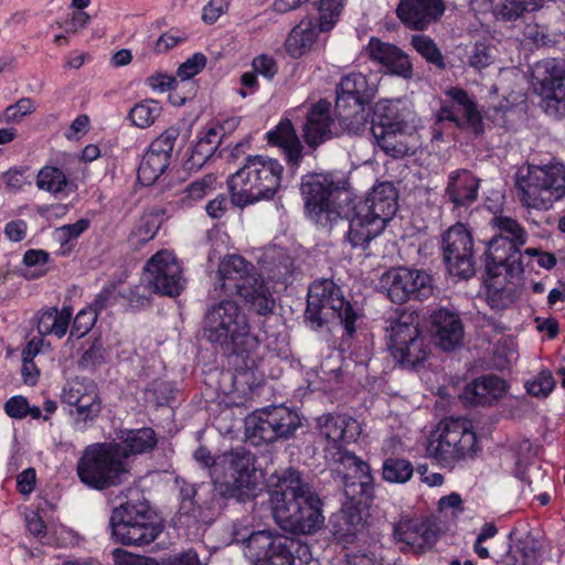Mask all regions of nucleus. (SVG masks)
Returning a JSON list of instances; mask_svg holds the SVG:
<instances>
[{
    "label": "nucleus",
    "mask_w": 565,
    "mask_h": 565,
    "mask_svg": "<svg viewBox=\"0 0 565 565\" xmlns=\"http://www.w3.org/2000/svg\"><path fill=\"white\" fill-rule=\"evenodd\" d=\"M203 337L234 359L239 372L253 371L263 360L258 338L250 333L248 317L234 300L209 306L202 321Z\"/></svg>",
    "instance_id": "f257e3e1"
},
{
    "label": "nucleus",
    "mask_w": 565,
    "mask_h": 565,
    "mask_svg": "<svg viewBox=\"0 0 565 565\" xmlns=\"http://www.w3.org/2000/svg\"><path fill=\"white\" fill-rule=\"evenodd\" d=\"M270 504L276 524L286 532L313 534L324 523L320 497L296 470H288L280 489L270 493Z\"/></svg>",
    "instance_id": "f03ea898"
},
{
    "label": "nucleus",
    "mask_w": 565,
    "mask_h": 565,
    "mask_svg": "<svg viewBox=\"0 0 565 565\" xmlns=\"http://www.w3.org/2000/svg\"><path fill=\"white\" fill-rule=\"evenodd\" d=\"M300 192L308 217L318 226L331 231L339 220L349 217L353 199L343 173L306 174L301 179Z\"/></svg>",
    "instance_id": "7ed1b4c3"
},
{
    "label": "nucleus",
    "mask_w": 565,
    "mask_h": 565,
    "mask_svg": "<svg viewBox=\"0 0 565 565\" xmlns=\"http://www.w3.org/2000/svg\"><path fill=\"white\" fill-rule=\"evenodd\" d=\"M196 461L211 467L214 490L221 498H233L245 502L254 495L256 489L255 457L243 447L224 452L217 459L205 447L194 452Z\"/></svg>",
    "instance_id": "20e7f679"
},
{
    "label": "nucleus",
    "mask_w": 565,
    "mask_h": 565,
    "mask_svg": "<svg viewBox=\"0 0 565 565\" xmlns=\"http://www.w3.org/2000/svg\"><path fill=\"white\" fill-rule=\"evenodd\" d=\"M284 166L268 156H247L241 168L227 179L235 206L244 207L260 201H270L281 189Z\"/></svg>",
    "instance_id": "39448f33"
},
{
    "label": "nucleus",
    "mask_w": 565,
    "mask_h": 565,
    "mask_svg": "<svg viewBox=\"0 0 565 565\" xmlns=\"http://www.w3.org/2000/svg\"><path fill=\"white\" fill-rule=\"evenodd\" d=\"M480 451L473 425L463 417L443 419L428 439V456L441 468L449 470L475 460Z\"/></svg>",
    "instance_id": "423d86ee"
},
{
    "label": "nucleus",
    "mask_w": 565,
    "mask_h": 565,
    "mask_svg": "<svg viewBox=\"0 0 565 565\" xmlns=\"http://www.w3.org/2000/svg\"><path fill=\"white\" fill-rule=\"evenodd\" d=\"M494 232L486 250L484 267L489 276L498 277L505 273L516 277L524 270L521 247L527 242L526 230L513 217L495 214L490 221Z\"/></svg>",
    "instance_id": "0eeeda50"
},
{
    "label": "nucleus",
    "mask_w": 565,
    "mask_h": 565,
    "mask_svg": "<svg viewBox=\"0 0 565 565\" xmlns=\"http://www.w3.org/2000/svg\"><path fill=\"white\" fill-rule=\"evenodd\" d=\"M360 315L342 289L331 279L313 281L308 291L305 321L312 330H320L338 321L348 335L352 337Z\"/></svg>",
    "instance_id": "6e6552de"
},
{
    "label": "nucleus",
    "mask_w": 565,
    "mask_h": 565,
    "mask_svg": "<svg viewBox=\"0 0 565 565\" xmlns=\"http://www.w3.org/2000/svg\"><path fill=\"white\" fill-rule=\"evenodd\" d=\"M514 185L523 206L547 211L565 196V166L521 167L514 175Z\"/></svg>",
    "instance_id": "1a4fd4ad"
},
{
    "label": "nucleus",
    "mask_w": 565,
    "mask_h": 565,
    "mask_svg": "<svg viewBox=\"0 0 565 565\" xmlns=\"http://www.w3.org/2000/svg\"><path fill=\"white\" fill-rule=\"evenodd\" d=\"M118 451L111 443L88 446L77 462L79 480L96 490L126 482L130 477V468Z\"/></svg>",
    "instance_id": "9d476101"
},
{
    "label": "nucleus",
    "mask_w": 565,
    "mask_h": 565,
    "mask_svg": "<svg viewBox=\"0 0 565 565\" xmlns=\"http://www.w3.org/2000/svg\"><path fill=\"white\" fill-rule=\"evenodd\" d=\"M387 350L403 367L413 369L429 355V343L419 329L418 316L396 311L386 320Z\"/></svg>",
    "instance_id": "9b49d317"
},
{
    "label": "nucleus",
    "mask_w": 565,
    "mask_h": 565,
    "mask_svg": "<svg viewBox=\"0 0 565 565\" xmlns=\"http://www.w3.org/2000/svg\"><path fill=\"white\" fill-rule=\"evenodd\" d=\"M377 90L376 84L360 72L343 75L335 87V117L343 130L359 134L365 126V106Z\"/></svg>",
    "instance_id": "f8f14e48"
},
{
    "label": "nucleus",
    "mask_w": 565,
    "mask_h": 565,
    "mask_svg": "<svg viewBox=\"0 0 565 565\" xmlns=\"http://www.w3.org/2000/svg\"><path fill=\"white\" fill-rule=\"evenodd\" d=\"M244 555L252 565H306L311 559L308 544L275 530H258Z\"/></svg>",
    "instance_id": "ddd939ff"
},
{
    "label": "nucleus",
    "mask_w": 565,
    "mask_h": 565,
    "mask_svg": "<svg viewBox=\"0 0 565 565\" xmlns=\"http://www.w3.org/2000/svg\"><path fill=\"white\" fill-rule=\"evenodd\" d=\"M408 130L407 122L398 115L396 103L384 100L375 105L371 134L374 143L386 156L401 159L415 152L416 136Z\"/></svg>",
    "instance_id": "4468645a"
},
{
    "label": "nucleus",
    "mask_w": 565,
    "mask_h": 565,
    "mask_svg": "<svg viewBox=\"0 0 565 565\" xmlns=\"http://www.w3.org/2000/svg\"><path fill=\"white\" fill-rule=\"evenodd\" d=\"M109 526L113 537L122 545H148L162 531L147 505L132 502L113 510Z\"/></svg>",
    "instance_id": "2eb2a0df"
},
{
    "label": "nucleus",
    "mask_w": 565,
    "mask_h": 565,
    "mask_svg": "<svg viewBox=\"0 0 565 565\" xmlns=\"http://www.w3.org/2000/svg\"><path fill=\"white\" fill-rule=\"evenodd\" d=\"M245 425L249 439L256 443H274L292 436L300 419L296 412L279 405L255 411L246 418Z\"/></svg>",
    "instance_id": "dca6fc26"
},
{
    "label": "nucleus",
    "mask_w": 565,
    "mask_h": 565,
    "mask_svg": "<svg viewBox=\"0 0 565 565\" xmlns=\"http://www.w3.org/2000/svg\"><path fill=\"white\" fill-rule=\"evenodd\" d=\"M341 479L345 502L353 508L366 510L374 498V479L370 465L352 455L332 463Z\"/></svg>",
    "instance_id": "f3484780"
},
{
    "label": "nucleus",
    "mask_w": 565,
    "mask_h": 565,
    "mask_svg": "<svg viewBox=\"0 0 565 565\" xmlns=\"http://www.w3.org/2000/svg\"><path fill=\"white\" fill-rule=\"evenodd\" d=\"M317 429L319 437L326 441L323 454L330 465L354 455L344 447L360 435V425L353 417L327 413L317 418Z\"/></svg>",
    "instance_id": "a211bd4d"
},
{
    "label": "nucleus",
    "mask_w": 565,
    "mask_h": 565,
    "mask_svg": "<svg viewBox=\"0 0 565 565\" xmlns=\"http://www.w3.org/2000/svg\"><path fill=\"white\" fill-rule=\"evenodd\" d=\"M534 87L542 96L545 111L565 117V60L545 58L533 68Z\"/></svg>",
    "instance_id": "6ab92c4d"
},
{
    "label": "nucleus",
    "mask_w": 565,
    "mask_h": 565,
    "mask_svg": "<svg viewBox=\"0 0 565 565\" xmlns=\"http://www.w3.org/2000/svg\"><path fill=\"white\" fill-rule=\"evenodd\" d=\"M383 287L388 298L395 303H404L411 299L424 300L431 296V277L424 270L406 267L392 268L382 277Z\"/></svg>",
    "instance_id": "aec40b11"
},
{
    "label": "nucleus",
    "mask_w": 565,
    "mask_h": 565,
    "mask_svg": "<svg viewBox=\"0 0 565 565\" xmlns=\"http://www.w3.org/2000/svg\"><path fill=\"white\" fill-rule=\"evenodd\" d=\"M441 248L448 271L459 278H470L475 274L473 239L461 223L448 228L443 235Z\"/></svg>",
    "instance_id": "412c9836"
},
{
    "label": "nucleus",
    "mask_w": 565,
    "mask_h": 565,
    "mask_svg": "<svg viewBox=\"0 0 565 565\" xmlns=\"http://www.w3.org/2000/svg\"><path fill=\"white\" fill-rule=\"evenodd\" d=\"M143 281L150 284L156 294L169 297L180 295L185 282L177 257L164 249L156 253L146 263Z\"/></svg>",
    "instance_id": "4be33fe9"
},
{
    "label": "nucleus",
    "mask_w": 565,
    "mask_h": 565,
    "mask_svg": "<svg viewBox=\"0 0 565 565\" xmlns=\"http://www.w3.org/2000/svg\"><path fill=\"white\" fill-rule=\"evenodd\" d=\"M179 486V514L194 521L205 518V511L220 510L223 507V500L214 490V483L194 484L184 479L177 478Z\"/></svg>",
    "instance_id": "5701e85b"
},
{
    "label": "nucleus",
    "mask_w": 565,
    "mask_h": 565,
    "mask_svg": "<svg viewBox=\"0 0 565 565\" xmlns=\"http://www.w3.org/2000/svg\"><path fill=\"white\" fill-rule=\"evenodd\" d=\"M179 136L178 127H169L150 143L138 168V180L141 184H153L166 171Z\"/></svg>",
    "instance_id": "b1692460"
},
{
    "label": "nucleus",
    "mask_w": 565,
    "mask_h": 565,
    "mask_svg": "<svg viewBox=\"0 0 565 565\" xmlns=\"http://www.w3.org/2000/svg\"><path fill=\"white\" fill-rule=\"evenodd\" d=\"M217 276L221 289L227 296H241L243 291L260 279L255 266L239 255L225 257L220 263Z\"/></svg>",
    "instance_id": "393cba45"
},
{
    "label": "nucleus",
    "mask_w": 565,
    "mask_h": 565,
    "mask_svg": "<svg viewBox=\"0 0 565 565\" xmlns=\"http://www.w3.org/2000/svg\"><path fill=\"white\" fill-rule=\"evenodd\" d=\"M446 11L444 0H399L397 18L408 29L425 31L437 23Z\"/></svg>",
    "instance_id": "a878e982"
},
{
    "label": "nucleus",
    "mask_w": 565,
    "mask_h": 565,
    "mask_svg": "<svg viewBox=\"0 0 565 565\" xmlns=\"http://www.w3.org/2000/svg\"><path fill=\"white\" fill-rule=\"evenodd\" d=\"M365 52L371 61L384 66L388 74L404 79L413 77L414 71L408 55L395 44L383 42L379 38L372 36L365 47Z\"/></svg>",
    "instance_id": "bb28decb"
},
{
    "label": "nucleus",
    "mask_w": 565,
    "mask_h": 565,
    "mask_svg": "<svg viewBox=\"0 0 565 565\" xmlns=\"http://www.w3.org/2000/svg\"><path fill=\"white\" fill-rule=\"evenodd\" d=\"M353 206L360 210V214L372 216L373 220L382 222L386 227L388 221L397 211V192L393 183L381 182L374 185L367 196Z\"/></svg>",
    "instance_id": "cd10ccee"
},
{
    "label": "nucleus",
    "mask_w": 565,
    "mask_h": 565,
    "mask_svg": "<svg viewBox=\"0 0 565 565\" xmlns=\"http://www.w3.org/2000/svg\"><path fill=\"white\" fill-rule=\"evenodd\" d=\"M393 537L398 543L423 550L437 541L438 530L428 519L403 516L393 525Z\"/></svg>",
    "instance_id": "c85d7f7f"
},
{
    "label": "nucleus",
    "mask_w": 565,
    "mask_h": 565,
    "mask_svg": "<svg viewBox=\"0 0 565 565\" xmlns=\"http://www.w3.org/2000/svg\"><path fill=\"white\" fill-rule=\"evenodd\" d=\"M480 180L467 169H457L447 177L444 198L452 210H467L478 200Z\"/></svg>",
    "instance_id": "c756f323"
},
{
    "label": "nucleus",
    "mask_w": 565,
    "mask_h": 565,
    "mask_svg": "<svg viewBox=\"0 0 565 565\" xmlns=\"http://www.w3.org/2000/svg\"><path fill=\"white\" fill-rule=\"evenodd\" d=\"M331 104L320 99L312 104L306 113V122L302 126L305 142L316 149L333 137L332 126L334 120L330 114Z\"/></svg>",
    "instance_id": "7c9ffc66"
},
{
    "label": "nucleus",
    "mask_w": 565,
    "mask_h": 565,
    "mask_svg": "<svg viewBox=\"0 0 565 565\" xmlns=\"http://www.w3.org/2000/svg\"><path fill=\"white\" fill-rule=\"evenodd\" d=\"M430 323L435 342L444 351H454L461 345L465 328L457 312L446 308L435 310L430 316Z\"/></svg>",
    "instance_id": "2f4dec72"
},
{
    "label": "nucleus",
    "mask_w": 565,
    "mask_h": 565,
    "mask_svg": "<svg viewBox=\"0 0 565 565\" xmlns=\"http://www.w3.org/2000/svg\"><path fill=\"white\" fill-rule=\"evenodd\" d=\"M349 222V228L345 235L348 242L353 249L365 250L371 241L377 237L383 231L382 222L375 221L372 216L360 214V210L351 204L349 217H343L341 221Z\"/></svg>",
    "instance_id": "473e14b6"
},
{
    "label": "nucleus",
    "mask_w": 565,
    "mask_h": 565,
    "mask_svg": "<svg viewBox=\"0 0 565 565\" xmlns=\"http://www.w3.org/2000/svg\"><path fill=\"white\" fill-rule=\"evenodd\" d=\"M505 382L493 374L479 376L467 384L460 395L465 404L473 406L491 405L505 393Z\"/></svg>",
    "instance_id": "72a5a7b5"
},
{
    "label": "nucleus",
    "mask_w": 565,
    "mask_h": 565,
    "mask_svg": "<svg viewBox=\"0 0 565 565\" xmlns=\"http://www.w3.org/2000/svg\"><path fill=\"white\" fill-rule=\"evenodd\" d=\"M267 141L271 146L281 148L288 162L292 166H298L301 162L303 147L290 119H281L275 129L269 130Z\"/></svg>",
    "instance_id": "f704fd0d"
},
{
    "label": "nucleus",
    "mask_w": 565,
    "mask_h": 565,
    "mask_svg": "<svg viewBox=\"0 0 565 565\" xmlns=\"http://www.w3.org/2000/svg\"><path fill=\"white\" fill-rule=\"evenodd\" d=\"M119 443H111L118 449L122 460L130 456L150 452L157 446L158 439L156 431L150 427L130 429L122 433Z\"/></svg>",
    "instance_id": "c9c22d12"
},
{
    "label": "nucleus",
    "mask_w": 565,
    "mask_h": 565,
    "mask_svg": "<svg viewBox=\"0 0 565 565\" xmlns=\"http://www.w3.org/2000/svg\"><path fill=\"white\" fill-rule=\"evenodd\" d=\"M322 32L312 20H301L289 33L286 40V51L294 57L299 58L311 51L317 42L319 33Z\"/></svg>",
    "instance_id": "e433bc0d"
},
{
    "label": "nucleus",
    "mask_w": 565,
    "mask_h": 565,
    "mask_svg": "<svg viewBox=\"0 0 565 565\" xmlns=\"http://www.w3.org/2000/svg\"><path fill=\"white\" fill-rule=\"evenodd\" d=\"M364 510L343 504L331 521L332 534L338 542L352 543L362 524Z\"/></svg>",
    "instance_id": "4c0bfd02"
},
{
    "label": "nucleus",
    "mask_w": 565,
    "mask_h": 565,
    "mask_svg": "<svg viewBox=\"0 0 565 565\" xmlns=\"http://www.w3.org/2000/svg\"><path fill=\"white\" fill-rule=\"evenodd\" d=\"M446 95L451 99L457 108V114L465 119L467 128L472 130L476 135L483 132L482 116L479 113L476 103L469 97L468 93L459 87H451L446 92Z\"/></svg>",
    "instance_id": "58836bf2"
},
{
    "label": "nucleus",
    "mask_w": 565,
    "mask_h": 565,
    "mask_svg": "<svg viewBox=\"0 0 565 565\" xmlns=\"http://www.w3.org/2000/svg\"><path fill=\"white\" fill-rule=\"evenodd\" d=\"M546 0H502L495 9V17L503 22L525 21L534 13L543 10Z\"/></svg>",
    "instance_id": "ea45409f"
},
{
    "label": "nucleus",
    "mask_w": 565,
    "mask_h": 565,
    "mask_svg": "<svg viewBox=\"0 0 565 565\" xmlns=\"http://www.w3.org/2000/svg\"><path fill=\"white\" fill-rule=\"evenodd\" d=\"M70 411V416L73 420V426L77 430H85L92 426L100 416L103 411V399L99 391L79 399Z\"/></svg>",
    "instance_id": "a19ab883"
},
{
    "label": "nucleus",
    "mask_w": 565,
    "mask_h": 565,
    "mask_svg": "<svg viewBox=\"0 0 565 565\" xmlns=\"http://www.w3.org/2000/svg\"><path fill=\"white\" fill-rule=\"evenodd\" d=\"M36 186L55 196L72 191V183L64 171L53 166H45L38 172Z\"/></svg>",
    "instance_id": "79ce46f5"
},
{
    "label": "nucleus",
    "mask_w": 565,
    "mask_h": 565,
    "mask_svg": "<svg viewBox=\"0 0 565 565\" xmlns=\"http://www.w3.org/2000/svg\"><path fill=\"white\" fill-rule=\"evenodd\" d=\"M242 297L257 315L267 316L275 308V299L269 294L268 288L262 279L257 280L250 288L246 289L239 296Z\"/></svg>",
    "instance_id": "37998d69"
},
{
    "label": "nucleus",
    "mask_w": 565,
    "mask_h": 565,
    "mask_svg": "<svg viewBox=\"0 0 565 565\" xmlns=\"http://www.w3.org/2000/svg\"><path fill=\"white\" fill-rule=\"evenodd\" d=\"M414 473V467L407 459L390 457L384 460L382 477L392 483H405Z\"/></svg>",
    "instance_id": "c03bdc74"
},
{
    "label": "nucleus",
    "mask_w": 565,
    "mask_h": 565,
    "mask_svg": "<svg viewBox=\"0 0 565 565\" xmlns=\"http://www.w3.org/2000/svg\"><path fill=\"white\" fill-rule=\"evenodd\" d=\"M411 44L427 63L433 64L438 70L446 68L444 55L431 38L425 34H415L412 36Z\"/></svg>",
    "instance_id": "a18cd8bd"
},
{
    "label": "nucleus",
    "mask_w": 565,
    "mask_h": 565,
    "mask_svg": "<svg viewBox=\"0 0 565 565\" xmlns=\"http://www.w3.org/2000/svg\"><path fill=\"white\" fill-rule=\"evenodd\" d=\"M97 391L99 390L95 381L77 376L68 381L63 387L62 402L71 406Z\"/></svg>",
    "instance_id": "49530a36"
},
{
    "label": "nucleus",
    "mask_w": 565,
    "mask_h": 565,
    "mask_svg": "<svg viewBox=\"0 0 565 565\" xmlns=\"http://www.w3.org/2000/svg\"><path fill=\"white\" fill-rule=\"evenodd\" d=\"M160 224L159 213L149 212L145 214L129 237L130 244L139 246L149 242L156 236Z\"/></svg>",
    "instance_id": "de8ad7c7"
},
{
    "label": "nucleus",
    "mask_w": 565,
    "mask_h": 565,
    "mask_svg": "<svg viewBox=\"0 0 565 565\" xmlns=\"http://www.w3.org/2000/svg\"><path fill=\"white\" fill-rule=\"evenodd\" d=\"M160 111L161 107L157 102L152 99L143 100L130 109L128 118L136 127L147 128L154 122Z\"/></svg>",
    "instance_id": "09e8293b"
},
{
    "label": "nucleus",
    "mask_w": 565,
    "mask_h": 565,
    "mask_svg": "<svg viewBox=\"0 0 565 565\" xmlns=\"http://www.w3.org/2000/svg\"><path fill=\"white\" fill-rule=\"evenodd\" d=\"M319 29L329 31L335 24L342 9V0H319Z\"/></svg>",
    "instance_id": "8fccbe9b"
},
{
    "label": "nucleus",
    "mask_w": 565,
    "mask_h": 565,
    "mask_svg": "<svg viewBox=\"0 0 565 565\" xmlns=\"http://www.w3.org/2000/svg\"><path fill=\"white\" fill-rule=\"evenodd\" d=\"M152 294L156 291L150 284L143 281L142 277L141 282L131 287L127 294H122V297L132 310H141L150 306Z\"/></svg>",
    "instance_id": "3c124183"
},
{
    "label": "nucleus",
    "mask_w": 565,
    "mask_h": 565,
    "mask_svg": "<svg viewBox=\"0 0 565 565\" xmlns=\"http://www.w3.org/2000/svg\"><path fill=\"white\" fill-rule=\"evenodd\" d=\"M555 380L548 370L541 371L533 380L526 383V391L530 395L545 398L555 387Z\"/></svg>",
    "instance_id": "603ef678"
},
{
    "label": "nucleus",
    "mask_w": 565,
    "mask_h": 565,
    "mask_svg": "<svg viewBox=\"0 0 565 565\" xmlns=\"http://www.w3.org/2000/svg\"><path fill=\"white\" fill-rule=\"evenodd\" d=\"M257 531L258 530L254 529L252 519L249 516H244L233 523V542L241 545L243 547V552H245L246 546H249V542L254 539Z\"/></svg>",
    "instance_id": "864d4df0"
},
{
    "label": "nucleus",
    "mask_w": 565,
    "mask_h": 565,
    "mask_svg": "<svg viewBox=\"0 0 565 565\" xmlns=\"http://www.w3.org/2000/svg\"><path fill=\"white\" fill-rule=\"evenodd\" d=\"M215 182L216 178L212 173L191 182L185 186V196L182 200L184 201L185 199H190L191 201H198L203 199L211 190L214 189Z\"/></svg>",
    "instance_id": "5fc2aeb1"
},
{
    "label": "nucleus",
    "mask_w": 565,
    "mask_h": 565,
    "mask_svg": "<svg viewBox=\"0 0 565 565\" xmlns=\"http://www.w3.org/2000/svg\"><path fill=\"white\" fill-rule=\"evenodd\" d=\"M493 61L491 50L483 43H476L468 55L467 64L473 70L481 72L491 65Z\"/></svg>",
    "instance_id": "6e6d98bb"
},
{
    "label": "nucleus",
    "mask_w": 565,
    "mask_h": 565,
    "mask_svg": "<svg viewBox=\"0 0 565 565\" xmlns=\"http://www.w3.org/2000/svg\"><path fill=\"white\" fill-rule=\"evenodd\" d=\"M206 65V57L202 53H195L184 63H182L178 70V76L180 77V84L185 82L196 74H199Z\"/></svg>",
    "instance_id": "4d7b16f0"
},
{
    "label": "nucleus",
    "mask_w": 565,
    "mask_h": 565,
    "mask_svg": "<svg viewBox=\"0 0 565 565\" xmlns=\"http://www.w3.org/2000/svg\"><path fill=\"white\" fill-rule=\"evenodd\" d=\"M97 320V312L92 308L81 310L72 326L71 334L77 338L85 335L95 324Z\"/></svg>",
    "instance_id": "13d9d810"
},
{
    "label": "nucleus",
    "mask_w": 565,
    "mask_h": 565,
    "mask_svg": "<svg viewBox=\"0 0 565 565\" xmlns=\"http://www.w3.org/2000/svg\"><path fill=\"white\" fill-rule=\"evenodd\" d=\"M147 393L153 397L157 405H164L173 397L174 386L171 382L154 380L147 388Z\"/></svg>",
    "instance_id": "bf43d9fd"
},
{
    "label": "nucleus",
    "mask_w": 565,
    "mask_h": 565,
    "mask_svg": "<svg viewBox=\"0 0 565 565\" xmlns=\"http://www.w3.org/2000/svg\"><path fill=\"white\" fill-rule=\"evenodd\" d=\"M35 109L34 102L31 98H21L15 104L10 105L4 110L8 121H20L25 115L32 114Z\"/></svg>",
    "instance_id": "052dcab7"
},
{
    "label": "nucleus",
    "mask_w": 565,
    "mask_h": 565,
    "mask_svg": "<svg viewBox=\"0 0 565 565\" xmlns=\"http://www.w3.org/2000/svg\"><path fill=\"white\" fill-rule=\"evenodd\" d=\"M72 315H73L72 309L68 307H64L61 310H58L55 307L54 317H53L54 319L52 321L53 327H51V329H50V334H54L58 339H62L68 330Z\"/></svg>",
    "instance_id": "680f3d73"
},
{
    "label": "nucleus",
    "mask_w": 565,
    "mask_h": 565,
    "mask_svg": "<svg viewBox=\"0 0 565 565\" xmlns=\"http://www.w3.org/2000/svg\"><path fill=\"white\" fill-rule=\"evenodd\" d=\"M104 361L102 344L94 342L81 356L78 366L83 370H93Z\"/></svg>",
    "instance_id": "e2e57ef3"
},
{
    "label": "nucleus",
    "mask_w": 565,
    "mask_h": 565,
    "mask_svg": "<svg viewBox=\"0 0 565 565\" xmlns=\"http://www.w3.org/2000/svg\"><path fill=\"white\" fill-rule=\"evenodd\" d=\"M253 72L255 74L263 75L264 77L271 79L278 72V66L276 61L267 55V54H260L256 56L253 62Z\"/></svg>",
    "instance_id": "0e129e2a"
},
{
    "label": "nucleus",
    "mask_w": 565,
    "mask_h": 565,
    "mask_svg": "<svg viewBox=\"0 0 565 565\" xmlns=\"http://www.w3.org/2000/svg\"><path fill=\"white\" fill-rule=\"evenodd\" d=\"M4 412L6 414L14 419H23L28 416L29 409V402L26 397L22 395H15L11 398H9L4 403Z\"/></svg>",
    "instance_id": "69168bd1"
},
{
    "label": "nucleus",
    "mask_w": 565,
    "mask_h": 565,
    "mask_svg": "<svg viewBox=\"0 0 565 565\" xmlns=\"http://www.w3.org/2000/svg\"><path fill=\"white\" fill-rule=\"evenodd\" d=\"M115 565H158L152 557L135 555L120 548L114 551Z\"/></svg>",
    "instance_id": "338daca9"
},
{
    "label": "nucleus",
    "mask_w": 565,
    "mask_h": 565,
    "mask_svg": "<svg viewBox=\"0 0 565 565\" xmlns=\"http://www.w3.org/2000/svg\"><path fill=\"white\" fill-rule=\"evenodd\" d=\"M158 565H201L199 555L195 551L186 552L169 556L158 561Z\"/></svg>",
    "instance_id": "774afa93"
}]
</instances>
